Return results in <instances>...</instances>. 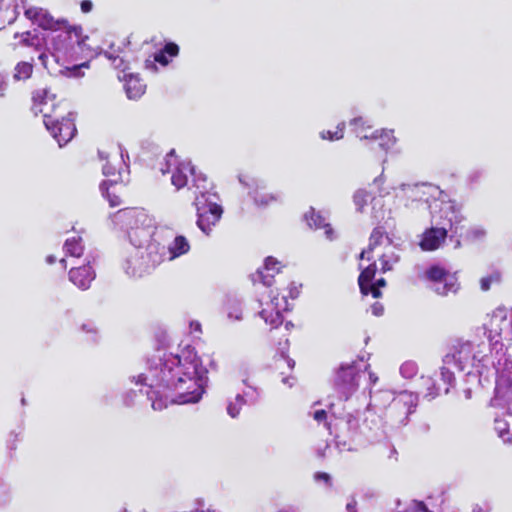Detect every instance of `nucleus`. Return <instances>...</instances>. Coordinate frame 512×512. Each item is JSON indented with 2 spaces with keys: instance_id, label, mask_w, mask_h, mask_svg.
Masks as SVG:
<instances>
[{
  "instance_id": "obj_1",
  "label": "nucleus",
  "mask_w": 512,
  "mask_h": 512,
  "mask_svg": "<svg viewBox=\"0 0 512 512\" xmlns=\"http://www.w3.org/2000/svg\"><path fill=\"white\" fill-rule=\"evenodd\" d=\"M207 369L194 348L181 353H158L148 358L145 371L130 377L141 386L151 407L161 411L169 404H193L201 400L208 381Z\"/></svg>"
},
{
  "instance_id": "obj_2",
  "label": "nucleus",
  "mask_w": 512,
  "mask_h": 512,
  "mask_svg": "<svg viewBox=\"0 0 512 512\" xmlns=\"http://www.w3.org/2000/svg\"><path fill=\"white\" fill-rule=\"evenodd\" d=\"M87 39L88 37L82 34L80 26H70L66 23L55 33L47 34V52H42L38 59L53 76L81 77V69L87 68L88 63H73L91 54V49L85 43Z\"/></svg>"
},
{
  "instance_id": "obj_3",
  "label": "nucleus",
  "mask_w": 512,
  "mask_h": 512,
  "mask_svg": "<svg viewBox=\"0 0 512 512\" xmlns=\"http://www.w3.org/2000/svg\"><path fill=\"white\" fill-rule=\"evenodd\" d=\"M33 110L43 115V123L59 147H63L74 138L77 132L75 113L69 111L64 116L62 105L56 101V95L49 89L34 92Z\"/></svg>"
},
{
  "instance_id": "obj_4",
  "label": "nucleus",
  "mask_w": 512,
  "mask_h": 512,
  "mask_svg": "<svg viewBox=\"0 0 512 512\" xmlns=\"http://www.w3.org/2000/svg\"><path fill=\"white\" fill-rule=\"evenodd\" d=\"M333 427L337 447L348 451L355 450L364 440H372L380 429L379 419L370 409L348 413L337 419Z\"/></svg>"
},
{
  "instance_id": "obj_5",
  "label": "nucleus",
  "mask_w": 512,
  "mask_h": 512,
  "mask_svg": "<svg viewBox=\"0 0 512 512\" xmlns=\"http://www.w3.org/2000/svg\"><path fill=\"white\" fill-rule=\"evenodd\" d=\"M482 353L479 345L471 342L459 343L453 347L451 353L444 356L443 363L452 365L459 371L467 370L465 381L483 386V381H488L493 371L492 361L495 360V353L490 357Z\"/></svg>"
},
{
  "instance_id": "obj_6",
  "label": "nucleus",
  "mask_w": 512,
  "mask_h": 512,
  "mask_svg": "<svg viewBox=\"0 0 512 512\" xmlns=\"http://www.w3.org/2000/svg\"><path fill=\"white\" fill-rule=\"evenodd\" d=\"M117 219L125 227L132 248H144L151 243H164L166 234H172L171 230L165 227H156L154 219L144 210L119 211Z\"/></svg>"
},
{
  "instance_id": "obj_7",
  "label": "nucleus",
  "mask_w": 512,
  "mask_h": 512,
  "mask_svg": "<svg viewBox=\"0 0 512 512\" xmlns=\"http://www.w3.org/2000/svg\"><path fill=\"white\" fill-rule=\"evenodd\" d=\"M165 243H151L144 248L134 247L123 263L125 273L132 278L151 274L165 259Z\"/></svg>"
},
{
  "instance_id": "obj_8",
  "label": "nucleus",
  "mask_w": 512,
  "mask_h": 512,
  "mask_svg": "<svg viewBox=\"0 0 512 512\" xmlns=\"http://www.w3.org/2000/svg\"><path fill=\"white\" fill-rule=\"evenodd\" d=\"M495 360L492 361V373L496 377L495 395L491 399V406H507L512 399V360L503 349V344L497 341L494 344Z\"/></svg>"
},
{
  "instance_id": "obj_9",
  "label": "nucleus",
  "mask_w": 512,
  "mask_h": 512,
  "mask_svg": "<svg viewBox=\"0 0 512 512\" xmlns=\"http://www.w3.org/2000/svg\"><path fill=\"white\" fill-rule=\"evenodd\" d=\"M368 368L369 364L364 357L342 363L335 373V389L347 400L358 389L359 379Z\"/></svg>"
},
{
  "instance_id": "obj_10",
  "label": "nucleus",
  "mask_w": 512,
  "mask_h": 512,
  "mask_svg": "<svg viewBox=\"0 0 512 512\" xmlns=\"http://www.w3.org/2000/svg\"><path fill=\"white\" fill-rule=\"evenodd\" d=\"M445 197L446 195L443 193L433 201V204L429 205L432 222L439 227L445 226L448 230L456 232L463 216L456 202L446 200Z\"/></svg>"
},
{
  "instance_id": "obj_11",
  "label": "nucleus",
  "mask_w": 512,
  "mask_h": 512,
  "mask_svg": "<svg viewBox=\"0 0 512 512\" xmlns=\"http://www.w3.org/2000/svg\"><path fill=\"white\" fill-rule=\"evenodd\" d=\"M417 405L418 394L409 391L399 392L389 403L386 417L393 426H405L409 422V416L415 412Z\"/></svg>"
},
{
  "instance_id": "obj_12",
  "label": "nucleus",
  "mask_w": 512,
  "mask_h": 512,
  "mask_svg": "<svg viewBox=\"0 0 512 512\" xmlns=\"http://www.w3.org/2000/svg\"><path fill=\"white\" fill-rule=\"evenodd\" d=\"M199 196L194 199L197 211V227L206 235H210L212 228L220 221L223 208L218 203V195H208L207 199Z\"/></svg>"
},
{
  "instance_id": "obj_13",
  "label": "nucleus",
  "mask_w": 512,
  "mask_h": 512,
  "mask_svg": "<svg viewBox=\"0 0 512 512\" xmlns=\"http://www.w3.org/2000/svg\"><path fill=\"white\" fill-rule=\"evenodd\" d=\"M399 190L396 197L404 199L407 208H413L414 203H425L429 207L443 194L438 187L427 183L401 184Z\"/></svg>"
},
{
  "instance_id": "obj_14",
  "label": "nucleus",
  "mask_w": 512,
  "mask_h": 512,
  "mask_svg": "<svg viewBox=\"0 0 512 512\" xmlns=\"http://www.w3.org/2000/svg\"><path fill=\"white\" fill-rule=\"evenodd\" d=\"M425 276L432 283L431 289L438 295L446 296L448 293H456L459 288L456 275L439 265L428 268Z\"/></svg>"
},
{
  "instance_id": "obj_15",
  "label": "nucleus",
  "mask_w": 512,
  "mask_h": 512,
  "mask_svg": "<svg viewBox=\"0 0 512 512\" xmlns=\"http://www.w3.org/2000/svg\"><path fill=\"white\" fill-rule=\"evenodd\" d=\"M165 168H161L163 174L172 173L171 183L177 190L188 184L189 177L194 175L195 168L190 162H179L174 156V151L166 155Z\"/></svg>"
},
{
  "instance_id": "obj_16",
  "label": "nucleus",
  "mask_w": 512,
  "mask_h": 512,
  "mask_svg": "<svg viewBox=\"0 0 512 512\" xmlns=\"http://www.w3.org/2000/svg\"><path fill=\"white\" fill-rule=\"evenodd\" d=\"M270 300L266 302V307L259 312L260 317L272 328H277L283 322L282 312L288 310V301L285 296L279 298L278 294L271 291Z\"/></svg>"
},
{
  "instance_id": "obj_17",
  "label": "nucleus",
  "mask_w": 512,
  "mask_h": 512,
  "mask_svg": "<svg viewBox=\"0 0 512 512\" xmlns=\"http://www.w3.org/2000/svg\"><path fill=\"white\" fill-rule=\"evenodd\" d=\"M239 181L250 189L249 194L254 200V203L259 207H266L273 202L279 200V194L266 193L263 190L265 189V185L263 181L254 178H243L240 177Z\"/></svg>"
},
{
  "instance_id": "obj_18",
  "label": "nucleus",
  "mask_w": 512,
  "mask_h": 512,
  "mask_svg": "<svg viewBox=\"0 0 512 512\" xmlns=\"http://www.w3.org/2000/svg\"><path fill=\"white\" fill-rule=\"evenodd\" d=\"M25 16L42 29L49 30V33H55L57 29L62 28L66 23H68L64 19L55 20L48 11L39 7H30L26 9Z\"/></svg>"
},
{
  "instance_id": "obj_19",
  "label": "nucleus",
  "mask_w": 512,
  "mask_h": 512,
  "mask_svg": "<svg viewBox=\"0 0 512 512\" xmlns=\"http://www.w3.org/2000/svg\"><path fill=\"white\" fill-rule=\"evenodd\" d=\"M95 259L88 260L87 264L72 268L69 271V280L81 290H87L90 288L92 281L96 277V272L93 268L92 263Z\"/></svg>"
},
{
  "instance_id": "obj_20",
  "label": "nucleus",
  "mask_w": 512,
  "mask_h": 512,
  "mask_svg": "<svg viewBox=\"0 0 512 512\" xmlns=\"http://www.w3.org/2000/svg\"><path fill=\"white\" fill-rule=\"evenodd\" d=\"M243 383L247 386L249 389L248 391H245L243 395L237 394L234 401H230L227 405V413L232 418H236L243 405H245L247 402L254 404L259 399V391L256 387L251 386L248 383V379L244 378Z\"/></svg>"
},
{
  "instance_id": "obj_21",
  "label": "nucleus",
  "mask_w": 512,
  "mask_h": 512,
  "mask_svg": "<svg viewBox=\"0 0 512 512\" xmlns=\"http://www.w3.org/2000/svg\"><path fill=\"white\" fill-rule=\"evenodd\" d=\"M279 264L280 263L275 258L271 256L267 257L263 267L252 274V281L254 283H262L265 287H270L273 284L274 276L280 272Z\"/></svg>"
},
{
  "instance_id": "obj_22",
  "label": "nucleus",
  "mask_w": 512,
  "mask_h": 512,
  "mask_svg": "<svg viewBox=\"0 0 512 512\" xmlns=\"http://www.w3.org/2000/svg\"><path fill=\"white\" fill-rule=\"evenodd\" d=\"M178 54V45L173 42L167 43L163 49L154 54L153 59L148 58L145 60V68L155 73L158 70L156 63L167 66L171 61L170 58L176 57Z\"/></svg>"
},
{
  "instance_id": "obj_23",
  "label": "nucleus",
  "mask_w": 512,
  "mask_h": 512,
  "mask_svg": "<svg viewBox=\"0 0 512 512\" xmlns=\"http://www.w3.org/2000/svg\"><path fill=\"white\" fill-rule=\"evenodd\" d=\"M448 229L445 226L439 227H431L430 229H427L424 234L423 238L420 242V246L425 251H433L438 249L441 244L445 241L447 237Z\"/></svg>"
},
{
  "instance_id": "obj_24",
  "label": "nucleus",
  "mask_w": 512,
  "mask_h": 512,
  "mask_svg": "<svg viewBox=\"0 0 512 512\" xmlns=\"http://www.w3.org/2000/svg\"><path fill=\"white\" fill-rule=\"evenodd\" d=\"M165 247L170 261L186 255L191 248L188 239L183 235H176L170 243L165 244Z\"/></svg>"
},
{
  "instance_id": "obj_25",
  "label": "nucleus",
  "mask_w": 512,
  "mask_h": 512,
  "mask_svg": "<svg viewBox=\"0 0 512 512\" xmlns=\"http://www.w3.org/2000/svg\"><path fill=\"white\" fill-rule=\"evenodd\" d=\"M384 242H386L388 246L392 244L391 239L386 235L382 227L374 228L369 238L368 248L361 252L360 259L366 258L367 260H371L370 253Z\"/></svg>"
},
{
  "instance_id": "obj_26",
  "label": "nucleus",
  "mask_w": 512,
  "mask_h": 512,
  "mask_svg": "<svg viewBox=\"0 0 512 512\" xmlns=\"http://www.w3.org/2000/svg\"><path fill=\"white\" fill-rule=\"evenodd\" d=\"M191 188H194L195 198L199 196H204L203 198L207 199L206 196L208 195H217L213 191V185L207 180V177L200 172L197 173L195 170L194 175H192V186L190 187V189Z\"/></svg>"
},
{
  "instance_id": "obj_27",
  "label": "nucleus",
  "mask_w": 512,
  "mask_h": 512,
  "mask_svg": "<svg viewBox=\"0 0 512 512\" xmlns=\"http://www.w3.org/2000/svg\"><path fill=\"white\" fill-rule=\"evenodd\" d=\"M369 140L378 141V146L385 152H388L396 144L394 131L389 129L372 131Z\"/></svg>"
},
{
  "instance_id": "obj_28",
  "label": "nucleus",
  "mask_w": 512,
  "mask_h": 512,
  "mask_svg": "<svg viewBox=\"0 0 512 512\" xmlns=\"http://www.w3.org/2000/svg\"><path fill=\"white\" fill-rule=\"evenodd\" d=\"M125 91L129 99H138L145 92V84H143L137 75H125Z\"/></svg>"
},
{
  "instance_id": "obj_29",
  "label": "nucleus",
  "mask_w": 512,
  "mask_h": 512,
  "mask_svg": "<svg viewBox=\"0 0 512 512\" xmlns=\"http://www.w3.org/2000/svg\"><path fill=\"white\" fill-rule=\"evenodd\" d=\"M243 303L237 298H229L224 306L227 319L230 321H241L243 319Z\"/></svg>"
},
{
  "instance_id": "obj_30",
  "label": "nucleus",
  "mask_w": 512,
  "mask_h": 512,
  "mask_svg": "<svg viewBox=\"0 0 512 512\" xmlns=\"http://www.w3.org/2000/svg\"><path fill=\"white\" fill-rule=\"evenodd\" d=\"M376 274V263H371L368 267L362 270L358 277V285L363 295L369 294V285L372 283Z\"/></svg>"
},
{
  "instance_id": "obj_31",
  "label": "nucleus",
  "mask_w": 512,
  "mask_h": 512,
  "mask_svg": "<svg viewBox=\"0 0 512 512\" xmlns=\"http://www.w3.org/2000/svg\"><path fill=\"white\" fill-rule=\"evenodd\" d=\"M350 125L352 126L353 132L359 139H370V134L367 132L372 128V124L369 120L364 119L363 117H356L350 121Z\"/></svg>"
},
{
  "instance_id": "obj_32",
  "label": "nucleus",
  "mask_w": 512,
  "mask_h": 512,
  "mask_svg": "<svg viewBox=\"0 0 512 512\" xmlns=\"http://www.w3.org/2000/svg\"><path fill=\"white\" fill-rule=\"evenodd\" d=\"M66 256L80 257L84 252V245L80 236L66 239L63 245Z\"/></svg>"
},
{
  "instance_id": "obj_33",
  "label": "nucleus",
  "mask_w": 512,
  "mask_h": 512,
  "mask_svg": "<svg viewBox=\"0 0 512 512\" xmlns=\"http://www.w3.org/2000/svg\"><path fill=\"white\" fill-rule=\"evenodd\" d=\"M33 63L21 61L16 64L13 71V79L15 81H25L29 79L33 73Z\"/></svg>"
},
{
  "instance_id": "obj_34",
  "label": "nucleus",
  "mask_w": 512,
  "mask_h": 512,
  "mask_svg": "<svg viewBox=\"0 0 512 512\" xmlns=\"http://www.w3.org/2000/svg\"><path fill=\"white\" fill-rule=\"evenodd\" d=\"M20 37V43L27 47H34L36 50H40L42 46V40L46 41V37L40 38L38 34L30 31L23 32L21 34L16 33L15 38Z\"/></svg>"
},
{
  "instance_id": "obj_35",
  "label": "nucleus",
  "mask_w": 512,
  "mask_h": 512,
  "mask_svg": "<svg viewBox=\"0 0 512 512\" xmlns=\"http://www.w3.org/2000/svg\"><path fill=\"white\" fill-rule=\"evenodd\" d=\"M379 260L381 264V271L383 273H386L388 271H391L393 269L394 264L399 262L400 256L393 250L389 249L380 256Z\"/></svg>"
},
{
  "instance_id": "obj_36",
  "label": "nucleus",
  "mask_w": 512,
  "mask_h": 512,
  "mask_svg": "<svg viewBox=\"0 0 512 512\" xmlns=\"http://www.w3.org/2000/svg\"><path fill=\"white\" fill-rule=\"evenodd\" d=\"M304 219L309 225V227L314 229L322 228V226L326 222V219L319 212H316L313 208H311L307 213H305Z\"/></svg>"
},
{
  "instance_id": "obj_37",
  "label": "nucleus",
  "mask_w": 512,
  "mask_h": 512,
  "mask_svg": "<svg viewBox=\"0 0 512 512\" xmlns=\"http://www.w3.org/2000/svg\"><path fill=\"white\" fill-rule=\"evenodd\" d=\"M346 124L341 122L337 125L336 131L323 130L319 133L322 140L337 141L344 137Z\"/></svg>"
},
{
  "instance_id": "obj_38",
  "label": "nucleus",
  "mask_w": 512,
  "mask_h": 512,
  "mask_svg": "<svg viewBox=\"0 0 512 512\" xmlns=\"http://www.w3.org/2000/svg\"><path fill=\"white\" fill-rule=\"evenodd\" d=\"M451 368H454L452 365L444 364L441 367V380L448 385V387L445 389V393H449L450 388H452L455 384V376L454 372L451 371Z\"/></svg>"
},
{
  "instance_id": "obj_39",
  "label": "nucleus",
  "mask_w": 512,
  "mask_h": 512,
  "mask_svg": "<svg viewBox=\"0 0 512 512\" xmlns=\"http://www.w3.org/2000/svg\"><path fill=\"white\" fill-rule=\"evenodd\" d=\"M500 282L501 273L499 271H493L480 279V288L482 291H488L493 284H499Z\"/></svg>"
},
{
  "instance_id": "obj_40",
  "label": "nucleus",
  "mask_w": 512,
  "mask_h": 512,
  "mask_svg": "<svg viewBox=\"0 0 512 512\" xmlns=\"http://www.w3.org/2000/svg\"><path fill=\"white\" fill-rule=\"evenodd\" d=\"M423 385L426 386V393L424 398L431 401L439 395V389L436 386L435 381L430 377H421Z\"/></svg>"
},
{
  "instance_id": "obj_41",
  "label": "nucleus",
  "mask_w": 512,
  "mask_h": 512,
  "mask_svg": "<svg viewBox=\"0 0 512 512\" xmlns=\"http://www.w3.org/2000/svg\"><path fill=\"white\" fill-rule=\"evenodd\" d=\"M400 374L405 379H411L418 373V365L415 361L407 360L400 366Z\"/></svg>"
},
{
  "instance_id": "obj_42",
  "label": "nucleus",
  "mask_w": 512,
  "mask_h": 512,
  "mask_svg": "<svg viewBox=\"0 0 512 512\" xmlns=\"http://www.w3.org/2000/svg\"><path fill=\"white\" fill-rule=\"evenodd\" d=\"M119 178L118 179H114V180H109V183L111 184H114V183H117L118 181H122V172L121 170L119 169ZM108 181H104L103 183H101L100 185V189L102 190V193L105 197H107L109 203L111 206H118L120 205L121 201H120V198L118 196H113V197H110V194L108 192V189L105 187L107 185Z\"/></svg>"
},
{
  "instance_id": "obj_43",
  "label": "nucleus",
  "mask_w": 512,
  "mask_h": 512,
  "mask_svg": "<svg viewBox=\"0 0 512 512\" xmlns=\"http://www.w3.org/2000/svg\"><path fill=\"white\" fill-rule=\"evenodd\" d=\"M369 198L370 194L365 189H359L354 193L353 202L358 211H362V209L367 205Z\"/></svg>"
},
{
  "instance_id": "obj_44",
  "label": "nucleus",
  "mask_w": 512,
  "mask_h": 512,
  "mask_svg": "<svg viewBox=\"0 0 512 512\" xmlns=\"http://www.w3.org/2000/svg\"><path fill=\"white\" fill-rule=\"evenodd\" d=\"M486 236V230L481 226H474L467 230L466 240L470 242L481 241Z\"/></svg>"
},
{
  "instance_id": "obj_45",
  "label": "nucleus",
  "mask_w": 512,
  "mask_h": 512,
  "mask_svg": "<svg viewBox=\"0 0 512 512\" xmlns=\"http://www.w3.org/2000/svg\"><path fill=\"white\" fill-rule=\"evenodd\" d=\"M495 430L504 443L512 444V437L510 436V432L506 422L496 420Z\"/></svg>"
},
{
  "instance_id": "obj_46",
  "label": "nucleus",
  "mask_w": 512,
  "mask_h": 512,
  "mask_svg": "<svg viewBox=\"0 0 512 512\" xmlns=\"http://www.w3.org/2000/svg\"><path fill=\"white\" fill-rule=\"evenodd\" d=\"M81 331L88 335V340L92 342H96L98 338V328L94 323L88 322L83 323L80 327Z\"/></svg>"
},
{
  "instance_id": "obj_47",
  "label": "nucleus",
  "mask_w": 512,
  "mask_h": 512,
  "mask_svg": "<svg viewBox=\"0 0 512 512\" xmlns=\"http://www.w3.org/2000/svg\"><path fill=\"white\" fill-rule=\"evenodd\" d=\"M11 500V488L10 486L0 481V507L6 506Z\"/></svg>"
},
{
  "instance_id": "obj_48",
  "label": "nucleus",
  "mask_w": 512,
  "mask_h": 512,
  "mask_svg": "<svg viewBox=\"0 0 512 512\" xmlns=\"http://www.w3.org/2000/svg\"><path fill=\"white\" fill-rule=\"evenodd\" d=\"M309 414L316 420L318 423H324L325 427L330 430L332 433L331 423L327 422V412L324 409H317L309 412Z\"/></svg>"
},
{
  "instance_id": "obj_49",
  "label": "nucleus",
  "mask_w": 512,
  "mask_h": 512,
  "mask_svg": "<svg viewBox=\"0 0 512 512\" xmlns=\"http://www.w3.org/2000/svg\"><path fill=\"white\" fill-rule=\"evenodd\" d=\"M385 286L386 280L384 278H380L376 280L375 283H371L369 285V294H371L374 298H379L382 295L380 289Z\"/></svg>"
},
{
  "instance_id": "obj_50",
  "label": "nucleus",
  "mask_w": 512,
  "mask_h": 512,
  "mask_svg": "<svg viewBox=\"0 0 512 512\" xmlns=\"http://www.w3.org/2000/svg\"><path fill=\"white\" fill-rule=\"evenodd\" d=\"M484 175V171L481 170V169H474L472 171L469 172V174L467 175V183L468 185L472 186L474 184H477L481 178L483 177Z\"/></svg>"
},
{
  "instance_id": "obj_51",
  "label": "nucleus",
  "mask_w": 512,
  "mask_h": 512,
  "mask_svg": "<svg viewBox=\"0 0 512 512\" xmlns=\"http://www.w3.org/2000/svg\"><path fill=\"white\" fill-rule=\"evenodd\" d=\"M384 181H385V178H384L383 174L376 177L373 181V184L378 187V193H379V196H381V197H384L390 193L386 188L383 187Z\"/></svg>"
},
{
  "instance_id": "obj_52",
  "label": "nucleus",
  "mask_w": 512,
  "mask_h": 512,
  "mask_svg": "<svg viewBox=\"0 0 512 512\" xmlns=\"http://www.w3.org/2000/svg\"><path fill=\"white\" fill-rule=\"evenodd\" d=\"M103 54L105 55L106 58H108L109 60L112 61V64L114 65L115 68L122 67L123 60L120 59L118 55H114L113 53H111L109 51H104Z\"/></svg>"
},
{
  "instance_id": "obj_53",
  "label": "nucleus",
  "mask_w": 512,
  "mask_h": 512,
  "mask_svg": "<svg viewBox=\"0 0 512 512\" xmlns=\"http://www.w3.org/2000/svg\"><path fill=\"white\" fill-rule=\"evenodd\" d=\"M314 479L317 481V482H320V481H323L325 482L327 485L330 484V475L325 473V472H317L315 475H314Z\"/></svg>"
},
{
  "instance_id": "obj_54",
  "label": "nucleus",
  "mask_w": 512,
  "mask_h": 512,
  "mask_svg": "<svg viewBox=\"0 0 512 512\" xmlns=\"http://www.w3.org/2000/svg\"><path fill=\"white\" fill-rule=\"evenodd\" d=\"M322 228H324V234L327 239H329V240L335 239V232L329 223L325 222L324 225L322 226Z\"/></svg>"
},
{
  "instance_id": "obj_55",
  "label": "nucleus",
  "mask_w": 512,
  "mask_h": 512,
  "mask_svg": "<svg viewBox=\"0 0 512 512\" xmlns=\"http://www.w3.org/2000/svg\"><path fill=\"white\" fill-rule=\"evenodd\" d=\"M103 174L105 176H114L115 173H116V167L111 165L109 162H107L104 166H103Z\"/></svg>"
},
{
  "instance_id": "obj_56",
  "label": "nucleus",
  "mask_w": 512,
  "mask_h": 512,
  "mask_svg": "<svg viewBox=\"0 0 512 512\" xmlns=\"http://www.w3.org/2000/svg\"><path fill=\"white\" fill-rule=\"evenodd\" d=\"M372 314L375 316H381L384 312V307L381 303L376 302L371 306Z\"/></svg>"
},
{
  "instance_id": "obj_57",
  "label": "nucleus",
  "mask_w": 512,
  "mask_h": 512,
  "mask_svg": "<svg viewBox=\"0 0 512 512\" xmlns=\"http://www.w3.org/2000/svg\"><path fill=\"white\" fill-rule=\"evenodd\" d=\"M136 397V393L134 391H129L123 396L124 404L130 406L134 403V398Z\"/></svg>"
},
{
  "instance_id": "obj_58",
  "label": "nucleus",
  "mask_w": 512,
  "mask_h": 512,
  "mask_svg": "<svg viewBox=\"0 0 512 512\" xmlns=\"http://www.w3.org/2000/svg\"><path fill=\"white\" fill-rule=\"evenodd\" d=\"M7 79L6 76L0 73V97L5 96V90L7 88Z\"/></svg>"
},
{
  "instance_id": "obj_59",
  "label": "nucleus",
  "mask_w": 512,
  "mask_h": 512,
  "mask_svg": "<svg viewBox=\"0 0 512 512\" xmlns=\"http://www.w3.org/2000/svg\"><path fill=\"white\" fill-rule=\"evenodd\" d=\"M93 4L90 0H83L81 2V10L83 13H88L92 10Z\"/></svg>"
},
{
  "instance_id": "obj_60",
  "label": "nucleus",
  "mask_w": 512,
  "mask_h": 512,
  "mask_svg": "<svg viewBox=\"0 0 512 512\" xmlns=\"http://www.w3.org/2000/svg\"><path fill=\"white\" fill-rule=\"evenodd\" d=\"M119 150H120L121 163L126 168V170H128V164L126 163V159L127 160L129 159V155L126 151L123 150V148L121 146H119Z\"/></svg>"
},
{
  "instance_id": "obj_61",
  "label": "nucleus",
  "mask_w": 512,
  "mask_h": 512,
  "mask_svg": "<svg viewBox=\"0 0 512 512\" xmlns=\"http://www.w3.org/2000/svg\"><path fill=\"white\" fill-rule=\"evenodd\" d=\"M489 511H490V507L487 504H483V505L476 504V505H474V507L472 509V512H489Z\"/></svg>"
},
{
  "instance_id": "obj_62",
  "label": "nucleus",
  "mask_w": 512,
  "mask_h": 512,
  "mask_svg": "<svg viewBox=\"0 0 512 512\" xmlns=\"http://www.w3.org/2000/svg\"><path fill=\"white\" fill-rule=\"evenodd\" d=\"M282 383L287 385L288 387H293L295 384V379L293 377H284L282 379Z\"/></svg>"
},
{
  "instance_id": "obj_63",
  "label": "nucleus",
  "mask_w": 512,
  "mask_h": 512,
  "mask_svg": "<svg viewBox=\"0 0 512 512\" xmlns=\"http://www.w3.org/2000/svg\"><path fill=\"white\" fill-rule=\"evenodd\" d=\"M346 509L348 512H356V501L352 499L350 502H348Z\"/></svg>"
},
{
  "instance_id": "obj_64",
  "label": "nucleus",
  "mask_w": 512,
  "mask_h": 512,
  "mask_svg": "<svg viewBox=\"0 0 512 512\" xmlns=\"http://www.w3.org/2000/svg\"><path fill=\"white\" fill-rule=\"evenodd\" d=\"M498 408L504 409L508 414L512 415V399L507 402V406H499Z\"/></svg>"
}]
</instances>
